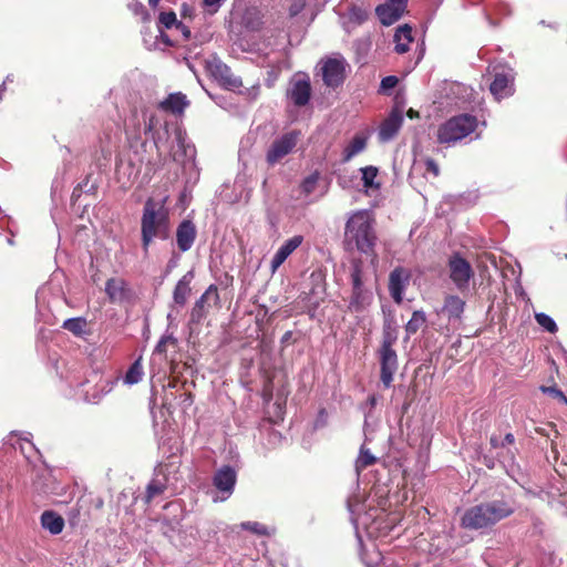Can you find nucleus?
Returning a JSON list of instances; mask_svg holds the SVG:
<instances>
[{
    "label": "nucleus",
    "mask_w": 567,
    "mask_h": 567,
    "mask_svg": "<svg viewBox=\"0 0 567 567\" xmlns=\"http://www.w3.org/2000/svg\"><path fill=\"white\" fill-rule=\"evenodd\" d=\"M514 512V503L509 499L499 498L483 502L464 511L461 517V526L471 530L488 529L509 517Z\"/></svg>",
    "instance_id": "obj_1"
},
{
    "label": "nucleus",
    "mask_w": 567,
    "mask_h": 567,
    "mask_svg": "<svg viewBox=\"0 0 567 567\" xmlns=\"http://www.w3.org/2000/svg\"><path fill=\"white\" fill-rule=\"evenodd\" d=\"M163 199L148 198L141 219L142 244L145 251L155 238L166 239L169 235V213Z\"/></svg>",
    "instance_id": "obj_2"
},
{
    "label": "nucleus",
    "mask_w": 567,
    "mask_h": 567,
    "mask_svg": "<svg viewBox=\"0 0 567 567\" xmlns=\"http://www.w3.org/2000/svg\"><path fill=\"white\" fill-rule=\"evenodd\" d=\"M344 237L361 252L372 254L377 236L371 214L368 210L353 213L346 224Z\"/></svg>",
    "instance_id": "obj_3"
},
{
    "label": "nucleus",
    "mask_w": 567,
    "mask_h": 567,
    "mask_svg": "<svg viewBox=\"0 0 567 567\" xmlns=\"http://www.w3.org/2000/svg\"><path fill=\"white\" fill-rule=\"evenodd\" d=\"M152 137L159 156L166 154L175 162H184L195 155L194 146L186 142V133L181 127L176 126L173 133H169L168 126L165 125L162 131H155Z\"/></svg>",
    "instance_id": "obj_4"
},
{
    "label": "nucleus",
    "mask_w": 567,
    "mask_h": 567,
    "mask_svg": "<svg viewBox=\"0 0 567 567\" xmlns=\"http://www.w3.org/2000/svg\"><path fill=\"white\" fill-rule=\"evenodd\" d=\"M477 120L475 116L462 114L454 116L440 125L437 130V141L441 144L452 145L465 138L475 131Z\"/></svg>",
    "instance_id": "obj_5"
},
{
    "label": "nucleus",
    "mask_w": 567,
    "mask_h": 567,
    "mask_svg": "<svg viewBox=\"0 0 567 567\" xmlns=\"http://www.w3.org/2000/svg\"><path fill=\"white\" fill-rule=\"evenodd\" d=\"M494 79L489 85L491 93L497 101L509 97L514 94V80L515 73L514 70L504 66L497 65L493 69Z\"/></svg>",
    "instance_id": "obj_6"
},
{
    "label": "nucleus",
    "mask_w": 567,
    "mask_h": 567,
    "mask_svg": "<svg viewBox=\"0 0 567 567\" xmlns=\"http://www.w3.org/2000/svg\"><path fill=\"white\" fill-rule=\"evenodd\" d=\"M352 297L349 303V309L354 312L364 310L372 300V293L363 288L362 271L359 262H354L352 272Z\"/></svg>",
    "instance_id": "obj_7"
},
{
    "label": "nucleus",
    "mask_w": 567,
    "mask_h": 567,
    "mask_svg": "<svg viewBox=\"0 0 567 567\" xmlns=\"http://www.w3.org/2000/svg\"><path fill=\"white\" fill-rule=\"evenodd\" d=\"M447 266L450 278L455 287L462 292L465 291L474 276L471 264L458 254H454L450 257Z\"/></svg>",
    "instance_id": "obj_8"
},
{
    "label": "nucleus",
    "mask_w": 567,
    "mask_h": 567,
    "mask_svg": "<svg viewBox=\"0 0 567 567\" xmlns=\"http://www.w3.org/2000/svg\"><path fill=\"white\" fill-rule=\"evenodd\" d=\"M394 339L385 337L380 349L381 381L384 386H390L393 381V374L398 369V357L393 350Z\"/></svg>",
    "instance_id": "obj_9"
},
{
    "label": "nucleus",
    "mask_w": 567,
    "mask_h": 567,
    "mask_svg": "<svg viewBox=\"0 0 567 567\" xmlns=\"http://www.w3.org/2000/svg\"><path fill=\"white\" fill-rule=\"evenodd\" d=\"M299 133L289 132L277 138L267 152V162L275 165L287 156L297 145Z\"/></svg>",
    "instance_id": "obj_10"
},
{
    "label": "nucleus",
    "mask_w": 567,
    "mask_h": 567,
    "mask_svg": "<svg viewBox=\"0 0 567 567\" xmlns=\"http://www.w3.org/2000/svg\"><path fill=\"white\" fill-rule=\"evenodd\" d=\"M287 95L295 105H307L311 96L309 76L306 74H296L290 81Z\"/></svg>",
    "instance_id": "obj_11"
},
{
    "label": "nucleus",
    "mask_w": 567,
    "mask_h": 567,
    "mask_svg": "<svg viewBox=\"0 0 567 567\" xmlns=\"http://www.w3.org/2000/svg\"><path fill=\"white\" fill-rule=\"evenodd\" d=\"M237 475L233 467H220L213 477V484L216 489L223 494L219 501H226L234 492Z\"/></svg>",
    "instance_id": "obj_12"
},
{
    "label": "nucleus",
    "mask_w": 567,
    "mask_h": 567,
    "mask_svg": "<svg viewBox=\"0 0 567 567\" xmlns=\"http://www.w3.org/2000/svg\"><path fill=\"white\" fill-rule=\"evenodd\" d=\"M321 71L324 84L336 87L344 80V61L342 59H328L322 63Z\"/></svg>",
    "instance_id": "obj_13"
},
{
    "label": "nucleus",
    "mask_w": 567,
    "mask_h": 567,
    "mask_svg": "<svg viewBox=\"0 0 567 567\" xmlns=\"http://www.w3.org/2000/svg\"><path fill=\"white\" fill-rule=\"evenodd\" d=\"M410 281V272L404 268H395L389 276V291L396 303H401L406 286Z\"/></svg>",
    "instance_id": "obj_14"
},
{
    "label": "nucleus",
    "mask_w": 567,
    "mask_h": 567,
    "mask_svg": "<svg viewBox=\"0 0 567 567\" xmlns=\"http://www.w3.org/2000/svg\"><path fill=\"white\" fill-rule=\"evenodd\" d=\"M303 243V236L296 235L278 248L270 262V270L272 274L286 261V259Z\"/></svg>",
    "instance_id": "obj_15"
},
{
    "label": "nucleus",
    "mask_w": 567,
    "mask_h": 567,
    "mask_svg": "<svg viewBox=\"0 0 567 567\" xmlns=\"http://www.w3.org/2000/svg\"><path fill=\"white\" fill-rule=\"evenodd\" d=\"M219 300L218 291L216 286L210 285L207 290L202 295V297L195 302L194 308L192 310V320L200 321L207 313V308L212 306V303L216 305Z\"/></svg>",
    "instance_id": "obj_16"
},
{
    "label": "nucleus",
    "mask_w": 567,
    "mask_h": 567,
    "mask_svg": "<svg viewBox=\"0 0 567 567\" xmlns=\"http://www.w3.org/2000/svg\"><path fill=\"white\" fill-rule=\"evenodd\" d=\"M105 293L113 303H122L131 299L132 292L125 280L111 278L106 281Z\"/></svg>",
    "instance_id": "obj_17"
},
{
    "label": "nucleus",
    "mask_w": 567,
    "mask_h": 567,
    "mask_svg": "<svg viewBox=\"0 0 567 567\" xmlns=\"http://www.w3.org/2000/svg\"><path fill=\"white\" fill-rule=\"evenodd\" d=\"M403 122L402 110L394 109L382 123L379 137L382 142L390 141L400 130Z\"/></svg>",
    "instance_id": "obj_18"
},
{
    "label": "nucleus",
    "mask_w": 567,
    "mask_h": 567,
    "mask_svg": "<svg viewBox=\"0 0 567 567\" xmlns=\"http://www.w3.org/2000/svg\"><path fill=\"white\" fill-rule=\"evenodd\" d=\"M196 238V228L190 220H183L176 230V241L181 251L189 250Z\"/></svg>",
    "instance_id": "obj_19"
},
{
    "label": "nucleus",
    "mask_w": 567,
    "mask_h": 567,
    "mask_svg": "<svg viewBox=\"0 0 567 567\" xmlns=\"http://www.w3.org/2000/svg\"><path fill=\"white\" fill-rule=\"evenodd\" d=\"M465 301L456 295H447L441 313L446 316L449 321H458L464 312Z\"/></svg>",
    "instance_id": "obj_20"
},
{
    "label": "nucleus",
    "mask_w": 567,
    "mask_h": 567,
    "mask_svg": "<svg viewBox=\"0 0 567 567\" xmlns=\"http://www.w3.org/2000/svg\"><path fill=\"white\" fill-rule=\"evenodd\" d=\"M393 41L395 43V52L403 54L409 51L410 43L413 42L412 28L409 24L400 25L395 33Z\"/></svg>",
    "instance_id": "obj_21"
},
{
    "label": "nucleus",
    "mask_w": 567,
    "mask_h": 567,
    "mask_svg": "<svg viewBox=\"0 0 567 567\" xmlns=\"http://www.w3.org/2000/svg\"><path fill=\"white\" fill-rule=\"evenodd\" d=\"M193 279V272L188 271L184 275L175 286L173 292L174 302L184 306L189 293H190V281Z\"/></svg>",
    "instance_id": "obj_22"
},
{
    "label": "nucleus",
    "mask_w": 567,
    "mask_h": 567,
    "mask_svg": "<svg viewBox=\"0 0 567 567\" xmlns=\"http://www.w3.org/2000/svg\"><path fill=\"white\" fill-rule=\"evenodd\" d=\"M41 525L51 534L58 535L63 530L64 519L53 512H44L41 515Z\"/></svg>",
    "instance_id": "obj_23"
},
{
    "label": "nucleus",
    "mask_w": 567,
    "mask_h": 567,
    "mask_svg": "<svg viewBox=\"0 0 567 567\" xmlns=\"http://www.w3.org/2000/svg\"><path fill=\"white\" fill-rule=\"evenodd\" d=\"M161 106L165 110L174 113H182L187 106L186 96L182 93L171 94L166 100L161 103Z\"/></svg>",
    "instance_id": "obj_24"
},
{
    "label": "nucleus",
    "mask_w": 567,
    "mask_h": 567,
    "mask_svg": "<svg viewBox=\"0 0 567 567\" xmlns=\"http://www.w3.org/2000/svg\"><path fill=\"white\" fill-rule=\"evenodd\" d=\"M367 146V138L363 135H355L343 150V162H349Z\"/></svg>",
    "instance_id": "obj_25"
},
{
    "label": "nucleus",
    "mask_w": 567,
    "mask_h": 567,
    "mask_svg": "<svg viewBox=\"0 0 567 567\" xmlns=\"http://www.w3.org/2000/svg\"><path fill=\"white\" fill-rule=\"evenodd\" d=\"M360 171L362 174V182L365 188V193H369V190H377L380 188V183L377 181L379 171L375 166H365L362 167Z\"/></svg>",
    "instance_id": "obj_26"
},
{
    "label": "nucleus",
    "mask_w": 567,
    "mask_h": 567,
    "mask_svg": "<svg viewBox=\"0 0 567 567\" xmlns=\"http://www.w3.org/2000/svg\"><path fill=\"white\" fill-rule=\"evenodd\" d=\"M115 381L111 379L101 380L92 393H87V399L92 403H97L105 394L110 393Z\"/></svg>",
    "instance_id": "obj_27"
},
{
    "label": "nucleus",
    "mask_w": 567,
    "mask_h": 567,
    "mask_svg": "<svg viewBox=\"0 0 567 567\" xmlns=\"http://www.w3.org/2000/svg\"><path fill=\"white\" fill-rule=\"evenodd\" d=\"M142 377H143V367H142V357H140L130 367L128 371L125 374L124 382L127 384H135L142 380Z\"/></svg>",
    "instance_id": "obj_28"
},
{
    "label": "nucleus",
    "mask_w": 567,
    "mask_h": 567,
    "mask_svg": "<svg viewBox=\"0 0 567 567\" xmlns=\"http://www.w3.org/2000/svg\"><path fill=\"white\" fill-rule=\"evenodd\" d=\"M87 322L84 318L78 317V318H71L66 319L63 322V328L70 332H72L74 336H82L85 332Z\"/></svg>",
    "instance_id": "obj_29"
},
{
    "label": "nucleus",
    "mask_w": 567,
    "mask_h": 567,
    "mask_svg": "<svg viewBox=\"0 0 567 567\" xmlns=\"http://www.w3.org/2000/svg\"><path fill=\"white\" fill-rule=\"evenodd\" d=\"M377 457L370 452V450L365 449L364 445L361 446L360 453L355 461V470L357 472H361L362 470L371 466L375 463Z\"/></svg>",
    "instance_id": "obj_30"
},
{
    "label": "nucleus",
    "mask_w": 567,
    "mask_h": 567,
    "mask_svg": "<svg viewBox=\"0 0 567 567\" xmlns=\"http://www.w3.org/2000/svg\"><path fill=\"white\" fill-rule=\"evenodd\" d=\"M426 318L423 311H414L412 318L408 321L405 326V331L409 336L416 333L424 324Z\"/></svg>",
    "instance_id": "obj_31"
},
{
    "label": "nucleus",
    "mask_w": 567,
    "mask_h": 567,
    "mask_svg": "<svg viewBox=\"0 0 567 567\" xmlns=\"http://www.w3.org/2000/svg\"><path fill=\"white\" fill-rule=\"evenodd\" d=\"M377 14L384 25H391L399 19H394V7L390 4L389 2H385L384 4H381L377 8Z\"/></svg>",
    "instance_id": "obj_32"
},
{
    "label": "nucleus",
    "mask_w": 567,
    "mask_h": 567,
    "mask_svg": "<svg viewBox=\"0 0 567 567\" xmlns=\"http://www.w3.org/2000/svg\"><path fill=\"white\" fill-rule=\"evenodd\" d=\"M349 509L352 514V522L355 524V526H358L359 524L364 526L367 528V532L370 536H373L374 534V524H377V522H373L370 526H368L367 522H368V514H364V515H361V514H355L354 509L352 508V505L349 504Z\"/></svg>",
    "instance_id": "obj_33"
},
{
    "label": "nucleus",
    "mask_w": 567,
    "mask_h": 567,
    "mask_svg": "<svg viewBox=\"0 0 567 567\" xmlns=\"http://www.w3.org/2000/svg\"><path fill=\"white\" fill-rule=\"evenodd\" d=\"M535 319H536L537 323L540 327H543L545 330H547L548 332L554 333L557 331V326H556L555 321L546 313H543V312L536 313Z\"/></svg>",
    "instance_id": "obj_34"
},
{
    "label": "nucleus",
    "mask_w": 567,
    "mask_h": 567,
    "mask_svg": "<svg viewBox=\"0 0 567 567\" xmlns=\"http://www.w3.org/2000/svg\"><path fill=\"white\" fill-rule=\"evenodd\" d=\"M165 491V485L159 480H153L147 486L146 502H151L155 496Z\"/></svg>",
    "instance_id": "obj_35"
},
{
    "label": "nucleus",
    "mask_w": 567,
    "mask_h": 567,
    "mask_svg": "<svg viewBox=\"0 0 567 567\" xmlns=\"http://www.w3.org/2000/svg\"><path fill=\"white\" fill-rule=\"evenodd\" d=\"M239 527L256 535H269L268 528L258 522H244L239 525Z\"/></svg>",
    "instance_id": "obj_36"
},
{
    "label": "nucleus",
    "mask_w": 567,
    "mask_h": 567,
    "mask_svg": "<svg viewBox=\"0 0 567 567\" xmlns=\"http://www.w3.org/2000/svg\"><path fill=\"white\" fill-rule=\"evenodd\" d=\"M319 181V173H312L308 177H306L301 184V190L306 195H310L315 192L317 184Z\"/></svg>",
    "instance_id": "obj_37"
},
{
    "label": "nucleus",
    "mask_w": 567,
    "mask_h": 567,
    "mask_svg": "<svg viewBox=\"0 0 567 567\" xmlns=\"http://www.w3.org/2000/svg\"><path fill=\"white\" fill-rule=\"evenodd\" d=\"M540 391L549 396H551L554 400L558 401L559 403L567 405V395L563 393L559 389L555 386H540Z\"/></svg>",
    "instance_id": "obj_38"
},
{
    "label": "nucleus",
    "mask_w": 567,
    "mask_h": 567,
    "mask_svg": "<svg viewBox=\"0 0 567 567\" xmlns=\"http://www.w3.org/2000/svg\"><path fill=\"white\" fill-rule=\"evenodd\" d=\"M168 344H176V339L171 336H163L154 349V354H165Z\"/></svg>",
    "instance_id": "obj_39"
},
{
    "label": "nucleus",
    "mask_w": 567,
    "mask_h": 567,
    "mask_svg": "<svg viewBox=\"0 0 567 567\" xmlns=\"http://www.w3.org/2000/svg\"><path fill=\"white\" fill-rule=\"evenodd\" d=\"M159 23L164 25L166 29L176 28V24L178 23L176 19V14L173 11L169 12H162L159 14Z\"/></svg>",
    "instance_id": "obj_40"
},
{
    "label": "nucleus",
    "mask_w": 567,
    "mask_h": 567,
    "mask_svg": "<svg viewBox=\"0 0 567 567\" xmlns=\"http://www.w3.org/2000/svg\"><path fill=\"white\" fill-rule=\"evenodd\" d=\"M392 7H394V19H400L405 11L408 0H386Z\"/></svg>",
    "instance_id": "obj_41"
},
{
    "label": "nucleus",
    "mask_w": 567,
    "mask_h": 567,
    "mask_svg": "<svg viewBox=\"0 0 567 567\" xmlns=\"http://www.w3.org/2000/svg\"><path fill=\"white\" fill-rule=\"evenodd\" d=\"M230 70L227 65L223 63H217L214 65L213 74L221 82L227 75H229Z\"/></svg>",
    "instance_id": "obj_42"
},
{
    "label": "nucleus",
    "mask_w": 567,
    "mask_h": 567,
    "mask_svg": "<svg viewBox=\"0 0 567 567\" xmlns=\"http://www.w3.org/2000/svg\"><path fill=\"white\" fill-rule=\"evenodd\" d=\"M220 83L230 90H235L241 85L240 80L233 73H229Z\"/></svg>",
    "instance_id": "obj_43"
},
{
    "label": "nucleus",
    "mask_w": 567,
    "mask_h": 567,
    "mask_svg": "<svg viewBox=\"0 0 567 567\" xmlns=\"http://www.w3.org/2000/svg\"><path fill=\"white\" fill-rule=\"evenodd\" d=\"M362 560L365 563L368 567H372L374 565H378L381 560V554L379 551H373L371 556H367L364 554H361Z\"/></svg>",
    "instance_id": "obj_44"
},
{
    "label": "nucleus",
    "mask_w": 567,
    "mask_h": 567,
    "mask_svg": "<svg viewBox=\"0 0 567 567\" xmlns=\"http://www.w3.org/2000/svg\"><path fill=\"white\" fill-rule=\"evenodd\" d=\"M396 84H398V78L393 76V75H390V76L384 78L381 81V89L382 90H390V89H393Z\"/></svg>",
    "instance_id": "obj_45"
},
{
    "label": "nucleus",
    "mask_w": 567,
    "mask_h": 567,
    "mask_svg": "<svg viewBox=\"0 0 567 567\" xmlns=\"http://www.w3.org/2000/svg\"><path fill=\"white\" fill-rule=\"evenodd\" d=\"M426 172H430L433 174L434 177L439 176L440 169L439 165L431 158H427L425 161Z\"/></svg>",
    "instance_id": "obj_46"
},
{
    "label": "nucleus",
    "mask_w": 567,
    "mask_h": 567,
    "mask_svg": "<svg viewBox=\"0 0 567 567\" xmlns=\"http://www.w3.org/2000/svg\"><path fill=\"white\" fill-rule=\"evenodd\" d=\"M177 31H179L185 40L189 39L190 37V30L184 25L183 23L178 22L175 28Z\"/></svg>",
    "instance_id": "obj_47"
},
{
    "label": "nucleus",
    "mask_w": 567,
    "mask_h": 567,
    "mask_svg": "<svg viewBox=\"0 0 567 567\" xmlns=\"http://www.w3.org/2000/svg\"><path fill=\"white\" fill-rule=\"evenodd\" d=\"M223 0H204L206 7L210 8V12H215Z\"/></svg>",
    "instance_id": "obj_48"
},
{
    "label": "nucleus",
    "mask_w": 567,
    "mask_h": 567,
    "mask_svg": "<svg viewBox=\"0 0 567 567\" xmlns=\"http://www.w3.org/2000/svg\"><path fill=\"white\" fill-rule=\"evenodd\" d=\"M157 123V118L155 116H151L146 126V132H153Z\"/></svg>",
    "instance_id": "obj_49"
},
{
    "label": "nucleus",
    "mask_w": 567,
    "mask_h": 567,
    "mask_svg": "<svg viewBox=\"0 0 567 567\" xmlns=\"http://www.w3.org/2000/svg\"><path fill=\"white\" fill-rule=\"evenodd\" d=\"M302 9V6L298 2L293 3L290 9H289V12H290V16H296L298 14Z\"/></svg>",
    "instance_id": "obj_50"
},
{
    "label": "nucleus",
    "mask_w": 567,
    "mask_h": 567,
    "mask_svg": "<svg viewBox=\"0 0 567 567\" xmlns=\"http://www.w3.org/2000/svg\"><path fill=\"white\" fill-rule=\"evenodd\" d=\"M408 116L413 118V117H417L419 116V113L416 111H414L413 109H410L408 111Z\"/></svg>",
    "instance_id": "obj_51"
},
{
    "label": "nucleus",
    "mask_w": 567,
    "mask_h": 567,
    "mask_svg": "<svg viewBox=\"0 0 567 567\" xmlns=\"http://www.w3.org/2000/svg\"><path fill=\"white\" fill-rule=\"evenodd\" d=\"M159 0H148V3L151 7H156L158 4Z\"/></svg>",
    "instance_id": "obj_52"
},
{
    "label": "nucleus",
    "mask_w": 567,
    "mask_h": 567,
    "mask_svg": "<svg viewBox=\"0 0 567 567\" xmlns=\"http://www.w3.org/2000/svg\"><path fill=\"white\" fill-rule=\"evenodd\" d=\"M505 440H506L507 442L512 443V442L514 441V437H513V435H512V434H507V435H506V437H505Z\"/></svg>",
    "instance_id": "obj_53"
},
{
    "label": "nucleus",
    "mask_w": 567,
    "mask_h": 567,
    "mask_svg": "<svg viewBox=\"0 0 567 567\" xmlns=\"http://www.w3.org/2000/svg\"><path fill=\"white\" fill-rule=\"evenodd\" d=\"M161 34H162V35H161V37H162V39H163L167 44H172V43L169 42V40H168L164 34H163V32H162V31H161Z\"/></svg>",
    "instance_id": "obj_54"
},
{
    "label": "nucleus",
    "mask_w": 567,
    "mask_h": 567,
    "mask_svg": "<svg viewBox=\"0 0 567 567\" xmlns=\"http://www.w3.org/2000/svg\"><path fill=\"white\" fill-rule=\"evenodd\" d=\"M134 10H135V12L137 13V11H138V10H143V6H142V4H138V6H136V8H135Z\"/></svg>",
    "instance_id": "obj_55"
}]
</instances>
